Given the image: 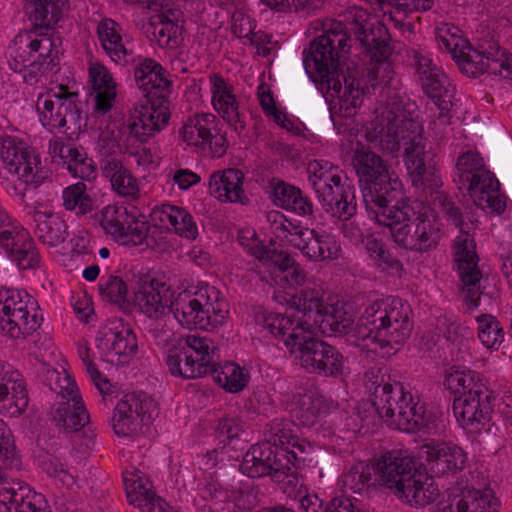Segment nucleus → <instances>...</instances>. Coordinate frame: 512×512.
I'll return each instance as SVG.
<instances>
[{
	"label": "nucleus",
	"instance_id": "b1692460",
	"mask_svg": "<svg viewBox=\"0 0 512 512\" xmlns=\"http://www.w3.org/2000/svg\"><path fill=\"white\" fill-rule=\"evenodd\" d=\"M89 80L94 91L95 111L105 114L113 106L116 97V83L109 70L100 63L90 65Z\"/></svg>",
	"mask_w": 512,
	"mask_h": 512
},
{
	"label": "nucleus",
	"instance_id": "a19ab883",
	"mask_svg": "<svg viewBox=\"0 0 512 512\" xmlns=\"http://www.w3.org/2000/svg\"><path fill=\"white\" fill-rule=\"evenodd\" d=\"M112 426L115 433L122 436L135 434L142 428V419L139 414L134 413L133 403L129 402L127 396L117 403Z\"/></svg>",
	"mask_w": 512,
	"mask_h": 512
},
{
	"label": "nucleus",
	"instance_id": "864d4df0",
	"mask_svg": "<svg viewBox=\"0 0 512 512\" xmlns=\"http://www.w3.org/2000/svg\"><path fill=\"white\" fill-rule=\"evenodd\" d=\"M47 381H49L50 389L61 395L63 399L73 401L81 398L75 382L66 371L63 370L60 373L57 370H48Z\"/></svg>",
	"mask_w": 512,
	"mask_h": 512
},
{
	"label": "nucleus",
	"instance_id": "69168bd1",
	"mask_svg": "<svg viewBox=\"0 0 512 512\" xmlns=\"http://www.w3.org/2000/svg\"><path fill=\"white\" fill-rule=\"evenodd\" d=\"M79 356L82 359L91 380L102 393H108L111 389L109 380L102 376L101 372L97 369L93 360L90 357V348L88 346H82L79 348Z\"/></svg>",
	"mask_w": 512,
	"mask_h": 512
},
{
	"label": "nucleus",
	"instance_id": "393cba45",
	"mask_svg": "<svg viewBox=\"0 0 512 512\" xmlns=\"http://www.w3.org/2000/svg\"><path fill=\"white\" fill-rule=\"evenodd\" d=\"M35 235L48 248H60L69 237L66 222L50 212L35 211Z\"/></svg>",
	"mask_w": 512,
	"mask_h": 512
},
{
	"label": "nucleus",
	"instance_id": "6e6d98bb",
	"mask_svg": "<svg viewBox=\"0 0 512 512\" xmlns=\"http://www.w3.org/2000/svg\"><path fill=\"white\" fill-rule=\"evenodd\" d=\"M31 494L29 489L21 486L20 483L0 482V503L5 505L8 510L14 509L15 512H17V508H19L20 505L26 501V497Z\"/></svg>",
	"mask_w": 512,
	"mask_h": 512
},
{
	"label": "nucleus",
	"instance_id": "4468645a",
	"mask_svg": "<svg viewBox=\"0 0 512 512\" xmlns=\"http://www.w3.org/2000/svg\"><path fill=\"white\" fill-rule=\"evenodd\" d=\"M456 63L460 70L470 77L487 72L512 78V55L500 52L495 46L490 45L488 49L476 50L467 41H463V48L459 50Z\"/></svg>",
	"mask_w": 512,
	"mask_h": 512
},
{
	"label": "nucleus",
	"instance_id": "338daca9",
	"mask_svg": "<svg viewBox=\"0 0 512 512\" xmlns=\"http://www.w3.org/2000/svg\"><path fill=\"white\" fill-rule=\"evenodd\" d=\"M438 110V116L430 122L429 135L437 144H440L449 138L452 129L450 127V110Z\"/></svg>",
	"mask_w": 512,
	"mask_h": 512
},
{
	"label": "nucleus",
	"instance_id": "e433bc0d",
	"mask_svg": "<svg viewBox=\"0 0 512 512\" xmlns=\"http://www.w3.org/2000/svg\"><path fill=\"white\" fill-rule=\"evenodd\" d=\"M274 451L275 448L266 442L253 445L244 455L240 470L251 478L268 475Z\"/></svg>",
	"mask_w": 512,
	"mask_h": 512
},
{
	"label": "nucleus",
	"instance_id": "ddd939ff",
	"mask_svg": "<svg viewBox=\"0 0 512 512\" xmlns=\"http://www.w3.org/2000/svg\"><path fill=\"white\" fill-rule=\"evenodd\" d=\"M0 157L7 173L16 175L26 184L38 186L50 176L48 169L39 167L38 157L11 137L2 138Z\"/></svg>",
	"mask_w": 512,
	"mask_h": 512
},
{
	"label": "nucleus",
	"instance_id": "4d7b16f0",
	"mask_svg": "<svg viewBox=\"0 0 512 512\" xmlns=\"http://www.w3.org/2000/svg\"><path fill=\"white\" fill-rule=\"evenodd\" d=\"M101 295L112 303L121 304L127 300L128 288L122 278L109 275L102 278L99 284Z\"/></svg>",
	"mask_w": 512,
	"mask_h": 512
},
{
	"label": "nucleus",
	"instance_id": "dca6fc26",
	"mask_svg": "<svg viewBox=\"0 0 512 512\" xmlns=\"http://www.w3.org/2000/svg\"><path fill=\"white\" fill-rule=\"evenodd\" d=\"M97 347L103 359L113 365H126L137 354L138 342L133 330L120 321H110L101 330Z\"/></svg>",
	"mask_w": 512,
	"mask_h": 512
},
{
	"label": "nucleus",
	"instance_id": "72a5a7b5",
	"mask_svg": "<svg viewBox=\"0 0 512 512\" xmlns=\"http://www.w3.org/2000/svg\"><path fill=\"white\" fill-rule=\"evenodd\" d=\"M31 311L32 309H26L20 313L13 312V315L0 312V329L14 339L33 333L40 327L43 318L38 314L37 309L33 313Z\"/></svg>",
	"mask_w": 512,
	"mask_h": 512
},
{
	"label": "nucleus",
	"instance_id": "5701e85b",
	"mask_svg": "<svg viewBox=\"0 0 512 512\" xmlns=\"http://www.w3.org/2000/svg\"><path fill=\"white\" fill-rule=\"evenodd\" d=\"M324 212L339 221L351 220L357 213L354 186L345 183L318 197Z\"/></svg>",
	"mask_w": 512,
	"mask_h": 512
},
{
	"label": "nucleus",
	"instance_id": "052dcab7",
	"mask_svg": "<svg viewBox=\"0 0 512 512\" xmlns=\"http://www.w3.org/2000/svg\"><path fill=\"white\" fill-rule=\"evenodd\" d=\"M41 468L51 477L59 479V481L71 486L75 483V477L65 469L63 463L54 455L45 454L39 460Z\"/></svg>",
	"mask_w": 512,
	"mask_h": 512
},
{
	"label": "nucleus",
	"instance_id": "603ef678",
	"mask_svg": "<svg viewBox=\"0 0 512 512\" xmlns=\"http://www.w3.org/2000/svg\"><path fill=\"white\" fill-rule=\"evenodd\" d=\"M318 375L338 378L348 370L347 358L333 345L327 343Z\"/></svg>",
	"mask_w": 512,
	"mask_h": 512
},
{
	"label": "nucleus",
	"instance_id": "4be33fe9",
	"mask_svg": "<svg viewBox=\"0 0 512 512\" xmlns=\"http://www.w3.org/2000/svg\"><path fill=\"white\" fill-rule=\"evenodd\" d=\"M491 401L492 391H487V394L479 393V396L455 397L453 411L462 426L483 424L490 419Z\"/></svg>",
	"mask_w": 512,
	"mask_h": 512
},
{
	"label": "nucleus",
	"instance_id": "5fc2aeb1",
	"mask_svg": "<svg viewBox=\"0 0 512 512\" xmlns=\"http://www.w3.org/2000/svg\"><path fill=\"white\" fill-rule=\"evenodd\" d=\"M291 456L296 458L294 451L275 448L268 473L274 482L282 481L286 475L295 471V464L292 462Z\"/></svg>",
	"mask_w": 512,
	"mask_h": 512
},
{
	"label": "nucleus",
	"instance_id": "8fccbe9b",
	"mask_svg": "<svg viewBox=\"0 0 512 512\" xmlns=\"http://www.w3.org/2000/svg\"><path fill=\"white\" fill-rule=\"evenodd\" d=\"M499 186V181L485 168L480 170L472 179L459 183V189H466L474 203L486 193L498 191Z\"/></svg>",
	"mask_w": 512,
	"mask_h": 512
},
{
	"label": "nucleus",
	"instance_id": "f257e3e1",
	"mask_svg": "<svg viewBox=\"0 0 512 512\" xmlns=\"http://www.w3.org/2000/svg\"><path fill=\"white\" fill-rule=\"evenodd\" d=\"M345 22V24L332 22L322 35L310 43L309 49H305L303 52L304 68L313 81L325 82L329 89L339 92L341 83L339 79H335V74L341 66L342 58L349 52L348 40L353 34L355 39L366 49L371 60L375 61V65L367 69V79L372 90H376L378 87L381 88V92L385 89L388 90L385 105L380 110L376 109L375 119L367 126L368 139L380 143V137L372 138L377 120L392 101H399L403 105L402 99L396 93L392 95L390 91L393 71L386 61L391 54L388 33L384 27L371 28L369 15L363 9L355 8L349 11ZM402 108L407 117L412 119L404 106Z\"/></svg>",
	"mask_w": 512,
	"mask_h": 512
},
{
	"label": "nucleus",
	"instance_id": "1a4fd4ad",
	"mask_svg": "<svg viewBox=\"0 0 512 512\" xmlns=\"http://www.w3.org/2000/svg\"><path fill=\"white\" fill-rule=\"evenodd\" d=\"M352 165L359 179L367 210L387 207L389 203L404 200L401 183L392 178L387 163L374 151L361 147L354 151Z\"/></svg>",
	"mask_w": 512,
	"mask_h": 512
},
{
	"label": "nucleus",
	"instance_id": "bf43d9fd",
	"mask_svg": "<svg viewBox=\"0 0 512 512\" xmlns=\"http://www.w3.org/2000/svg\"><path fill=\"white\" fill-rule=\"evenodd\" d=\"M26 309L35 311L34 301L27 294L23 296L20 291L7 290L4 297L0 299V312L2 313H20Z\"/></svg>",
	"mask_w": 512,
	"mask_h": 512
},
{
	"label": "nucleus",
	"instance_id": "ea45409f",
	"mask_svg": "<svg viewBox=\"0 0 512 512\" xmlns=\"http://www.w3.org/2000/svg\"><path fill=\"white\" fill-rule=\"evenodd\" d=\"M293 305L312 321L308 322L311 328L320 324L328 308V305L324 304L322 292L317 289L301 290L293 297Z\"/></svg>",
	"mask_w": 512,
	"mask_h": 512
},
{
	"label": "nucleus",
	"instance_id": "c9c22d12",
	"mask_svg": "<svg viewBox=\"0 0 512 512\" xmlns=\"http://www.w3.org/2000/svg\"><path fill=\"white\" fill-rule=\"evenodd\" d=\"M209 373L213 379L225 390L237 393L243 390L249 381V374L235 363L226 362L223 365L216 363L215 356L212 358Z\"/></svg>",
	"mask_w": 512,
	"mask_h": 512
},
{
	"label": "nucleus",
	"instance_id": "6ab92c4d",
	"mask_svg": "<svg viewBox=\"0 0 512 512\" xmlns=\"http://www.w3.org/2000/svg\"><path fill=\"white\" fill-rule=\"evenodd\" d=\"M346 56L342 58L341 66L335 74V79H339L341 90L335 91L338 95L341 108L348 110L358 108L362 105L364 97L371 93V84L366 77L359 78L358 69L345 62Z\"/></svg>",
	"mask_w": 512,
	"mask_h": 512
},
{
	"label": "nucleus",
	"instance_id": "0eeeda50",
	"mask_svg": "<svg viewBox=\"0 0 512 512\" xmlns=\"http://www.w3.org/2000/svg\"><path fill=\"white\" fill-rule=\"evenodd\" d=\"M256 323L275 338L282 339L290 355L303 369L318 375L327 342L314 334L308 320H294L281 314H259Z\"/></svg>",
	"mask_w": 512,
	"mask_h": 512
},
{
	"label": "nucleus",
	"instance_id": "de8ad7c7",
	"mask_svg": "<svg viewBox=\"0 0 512 512\" xmlns=\"http://www.w3.org/2000/svg\"><path fill=\"white\" fill-rule=\"evenodd\" d=\"M63 205L66 210L76 211L85 215L93 210V200L86 193V185L83 182L70 185L63 190Z\"/></svg>",
	"mask_w": 512,
	"mask_h": 512
},
{
	"label": "nucleus",
	"instance_id": "f3484780",
	"mask_svg": "<svg viewBox=\"0 0 512 512\" xmlns=\"http://www.w3.org/2000/svg\"><path fill=\"white\" fill-rule=\"evenodd\" d=\"M411 57L425 93L438 109L451 110L454 87L445 73L433 63L432 59L420 51L413 50Z\"/></svg>",
	"mask_w": 512,
	"mask_h": 512
},
{
	"label": "nucleus",
	"instance_id": "423d86ee",
	"mask_svg": "<svg viewBox=\"0 0 512 512\" xmlns=\"http://www.w3.org/2000/svg\"><path fill=\"white\" fill-rule=\"evenodd\" d=\"M382 485L393 489L394 494L410 505L424 507L439 495L433 478L416 469L415 462L398 451H389L381 456L374 466Z\"/></svg>",
	"mask_w": 512,
	"mask_h": 512
},
{
	"label": "nucleus",
	"instance_id": "4c0bfd02",
	"mask_svg": "<svg viewBox=\"0 0 512 512\" xmlns=\"http://www.w3.org/2000/svg\"><path fill=\"white\" fill-rule=\"evenodd\" d=\"M427 448V459L435 462L440 471L456 472L464 468L466 454L460 447L441 443Z\"/></svg>",
	"mask_w": 512,
	"mask_h": 512
},
{
	"label": "nucleus",
	"instance_id": "6e6552de",
	"mask_svg": "<svg viewBox=\"0 0 512 512\" xmlns=\"http://www.w3.org/2000/svg\"><path fill=\"white\" fill-rule=\"evenodd\" d=\"M401 201L374 210L376 221L389 228L394 243L399 247L416 252H425L435 247L440 239L439 229L424 215L411 220V207L404 202L400 206Z\"/></svg>",
	"mask_w": 512,
	"mask_h": 512
},
{
	"label": "nucleus",
	"instance_id": "412c9836",
	"mask_svg": "<svg viewBox=\"0 0 512 512\" xmlns=\"http://www.w3.org/2000/svg\"><path fill=\"white\" fill-rule=\"evenodd\" d=\"M0 242L9 257L22 269L39 267L40 255L28 232L13 233L7 229L0 230Z\"/></svg>",
	"mask_w": 512,
	"mask_h": 512
},
{
	"label": "nucleus",
	"instance_id": "7c9ffc66",
	"mask_svg": "<svg viewBox=\"0 0 512 512\" xmlns=\"http://www.w3.org/2000/svg\"><path fill=\"white\" fill-rule=\"evenodd\" d=\"M443 385L450 390L455 397L479 396V393L487 394V391H490L484 384L482 376L472 370L451 368L445 375Z\"/></svg>",
	"mask_w": 512,
	"mask_h": 512
},
{
	"label": "nucleus",
	"instance_id": "2f4dec72",
	"mask_svg": "<svg viewBox=\"0 0 512 512\" xmlns=\"http://www.w3.org/2000/svg\"><path fill=\"white\" fill-rule=\"evenodd\" d=\"M51 418L56 426L68 433L80 431L89 421L88 412L81 398L59 402L57 407L52 409Z\"/></svg>",
	"mask_w": 512,
	"mask_h": 512
},
{
	"label": "nucleus",
	"instance_id": "a18cd8bd",
	"mask_svg": "<svg viewBox=\"0 0 512 512\" xmlns=\"http://www.w3.org/2000/svg\"><path fill=\"white\" fill-rule=\"evenodd\" d=\"M291 426L292 423L288 420L274 419L267 425L265 431L266 443H269L275 448L281 447V449H284L285 445L297 446L299 450L303 451V446L298 444V439L293 434Z\"/></svg>",
	"mask_w": 512,
	"mask_h": 512
},
{
	"label": "nucleus",
	"instance_id": "58836bf2",
	"mask_svg": "<svg viewBox=\"0 0 512 512\" xmlns=\"http://www.w3.org/2000/svg\"><path fill=\"white\" fill-rule=\"evenodd\" d=\"M322 407V400L313 392L297 394L287 405L292 417L301 425L310 427L317 421Z\"/></svg>",
	"mask_w": 512,
	"mask_h": 512
},
{
	"label": "nucleus",
	"instance_id": "774afa93",
	"mask_svg": "<svg viewBox=\"0 0 512 512\" xmlns=\"http://www.w3.org/2000/svg\"><path fill=\"white\" fill-rule=\"evenodd\" d=\"M68 161V170L76 177L90 178L94 173L92 159L87 158L76 147L73 149Z\"/></svg>",
	"mask_w": 512,
	"mask_h": 512
},
{
	"label": "nucleus",
	"instance_id": "c85d7f7f",
	"mask_svg": "<svg viewBox=\"0 0 512 512\" xmlns=\"http://www.w3.org/2000/svg\"><path fill=\"white\" fill-rule=\"evenodd\" d=\"M411 393L404 391L403 385L394 382V387L388 392L380 389L376 393V399H372V405L380 418L390 427V420L401 417V412L407 405V397Z\"/></svg>",
	"mask_w": 512,
	"mask_h": 512
},
{
	"label": "nucleus",
	"instance_id": "39448f33",
	"mask_svg": "<svg viewBox=\"0 0 512 512\" xmlns=\"http://www.w3.org/2000/svg\"><path fill=\"white\" fill-rule=\"evenodd\" d=\"M410 309L400 299H382L369 304L353 329L356 341H370L369 350L394 348L411 335L413 324Z\"/></svg>",
	"mask_w": 512,
	"mask_h": 512
},
{
	"label": "nucleus",
	"instance_id": "a211bd4d",
	"mask_svg": "<svg viewBox=\"0 0 512 512\" xmlns=\"http://www.w3.org/2000/svg\"><path fill=\"white\" fill-rule=\"evenodd\" d=\"M29 403L26 384L17 370L0 362V413L17 417Z\"/></svg>",
	"mask_w": 512,
	"mask_h": 512
},
{
	"label": "nucleus",
	"instance_id": "cd10ccee",
	"mask_svg": "<svg viewBox=\"0 0 512 512\" xmlns=\"http://www.w3.org/2000/svg\"><path fill=\"white\" fill-rule=\"evenodd\" d=\"M101 171L108 178L112 189L121 196L135 197L138 192V183L132 173L116 157L106 156L101 160Z\"/></svg>",
	"mask_w": 512,
	"mask_h": 512
},
{
	"label": "nucleus",
	"instance_id": "79ce46f5",
	"mask_svg": "<svg viewBox=\"0 0 512 512\" xmlns=\"http://www.w3.org/2000/svg\"><path fill=\"white\" fill-rule=\"evenodd\" d=\"M160 221L163 225L171 226L176 233L188 239H194L197 236V226L193 222L192 216L183 208L170 205L163 206Z\"/></svg>",
	"mask_w": 512,
	"mask_h": 512
},
{
	"label": "nucleus",
	"instance_id": "f704fd0d",
	"mask_svg": "<svg viewBox=\"0 0 512 512\" xmlns=\"http://www.w3.org/2000/svg\"><path fill=\"white\" fill-rule=\"evenodd\" d=\"M30 17L40 29H52L67 9L68 0H26Z\"/></svg>",
	"mask_w": 512,
	"mask_h": 512
},
{
	"label": "nucleus",
	"instance_id": "49530a36",
	"mask_svg": "<svg viewBox=\"0 0 512 512\" xmlns=\"http://www.w3.org/2000/svg\"><path fill=\"white\" fill-rule=\"evenodd\" d=\"M363 244L370 259L384 269L402 270L401 262L390 252L382 240L373 235L365 237Z\"/></svg>",
	"mask_w": 512,
	"mask_h": 512
},
{
	"label": "nucleus",
	"instance_id": "bb28decb",
	"mask_svg": "<svg viewBox=\"0 0 512 512\" xmlns=\"http://www.w3.org/2000/svg\"><path fill=\"white\" fill-rule=\"evenodd\" d=\"M217 117L212 113H197L190 116L181 128V136L188 145L205 151L211 135L216 132Z\"/></svg>",
	"mask_w": 512,
	"mask_h": 512
},
{
	"label": "nucleus",
	"instance_id": "473e14b6",
	"mask_svg": "<svg viewBox=\"0 0 512 512\" xmlns=\"http://www.w3.org/2000/svg\"><path fill=\"white\" fill-rule=\"evenodd\" d=\"M401 417L390 420V428L414 433L424 429H430L433 424V417L427 414L425 407L415 399L412 394L407 397V405L401 412Z\"/></svg>",
	"mask_w": 512,
	"mask_h": 512
},
{
	"label": "nucleus",
	"instance_id": "f8f14e48",
	"mask_svg": "<svg viewBox=\"0 0 512 512\" xmlns=\"http://www.w3.org/2000/svg\"><path fill=\"white\" fill-rule=\"evenodd\" d=\"M77 93L60 95L51 92L39 95L36 109L44 127L64 128L71 134L81 129V110L77 105Z\"/></svg>",
	"mask_w": 512,
	"mask_h": 512
},
{
	"label": "nucleus",
	"instance_id": "aec40b11",
	"mask_svg": "<svg viewBox=\"0 0 512 512\" xmlns=\"http://www.w3.org/2000/svg\"><path fill=\"white\" fill-rule=\"evenodd\" d=\"M212 104L220 116L238 134L246 128L245 116L239 111V102L233 94L232 87L225 80L216 74L211 78Z\"/></svg>",
	"mask_w": 512,
	"mask_h": 512
},
{
	"label": "nucleus",
	"instance_id": "9b49d317",
	"mask_svg": "<svg viewBox=\"0 0 512 512\" xmlns=\"http://www.w3.org/2000/svg\"><path fill=\"white\" fill-rule=\"evenodd\" d=\"M101 227L105 233L112 236L123 245L138 246L148 241L150 230L145 217L136 216L133 211H128L123 206L109 205L101 211Z\"/></svg>",
	"mask_w": 512,
	"mask_h": 512
},
{
	"label": "nucleus",
	"instance_id": "3c124183",
	"mask_svg": "<svg viewBox=\"0 0 512 512\" xmlns=\"http://www.w3.org/2000/svg\"><path fill=\"white\" fill-rule=\"evenodd\" d=\"M478 338L487 348H497L504 340L503 328L492 315L483 314L477 317Z\"/></svg>",
	"mask_w": 512,
	"mask_h": 512
},
{
	"label": "nucleus",
	"instance_id": "a878e982",
	"mask_svg": "<svg viewBox=\"0 0 512 512\" xmlns=\"http://www.w3.org/2000/svg\"><path fill=\"white\" fill-rule=\"evenodd\" d=\"M497 506L491 489H467L456 495L443 512H497Z\"/></svg>",
	"mask_w": 512,
	"mask_h": 512
},
{
	"label": "nucleus",
	"instance_id": "e2e57ef3",
	"mask_svg": "<svg viewBox=\"0 0 512 512\" xmlns=\"http://www.w3.org/2000/svg\"><path fill=\"white\" fill-rule=\"evenodd\" d=\"M222 177L225 190H227L226 201L242 202L244 196L243 173L238 169H228L222 172Z\"/></svg>",
	"mask_w": 512,
	"mask_h": 512
},
{
	"label": "nucleus",
	"instance_id": "680f3d73",
	"mask_svg": "<svg viewBox=\"0 0 512 512\" xmlns=\"http://www.w3.org/2000/svg\"><path fill=\"white\" fill-rule=\"evenodd\" d=\"M456 31V27H449L448 25H443L436 30V39L440 48H444L450 53L455 61L458 58L459 50L463 48V41H465L457 35Z\"/></svg>",
	"mask_w": 512,
	"mask_h": 512
},
{
	"label": "nucleus",
	"instance_id": "13d9d810",
	"mask_svg": "<svg viewBox=\"0 0 512 512\" xmlns=\"http://www.w3.org/2000/svg\"><path fill=\"white\" fill-rule=\"evenodd\" d=\"M484 168L483 159L478 153L471 151L463 153L458 157L456 163L458 184L462 181L472 179L473 176L478 174V172Z\"/></svg>",
	"mask_w": 512,
	"mask_h": 512
},
{
	"label": "nucleus",
	"instance_id": "09e8293b",
	"mask_svg": "<svg viewBox=\"0 0 512 512\" xmlns=\"http://www.w3.org/2000/svg\"><path fill=\"white\" fill-rule=\"evenodd\" d=\"M35 29V33L39 31V34L36 38L30 40L28 48L34 56L33 59L36 58L40 62H46L48 67L53 69L56 65L55 58L58 55L56 40L44 33V29H40L39 26H36Z\"/></svg>",
	"mask_w": 512,
	"mask_h": 512
},
{
	"label": "nucleus",
	"instance_id": "c03bdc74",
	"mask_svg": "<svg viewBox=\"0 0 512 512\" xmlns=\"http://www.w3.org/2000/svg\"><path fill=\"white\" fill-rule=\"evenodd\" d=\"M374 466L360 462L353 465L343 476V487L345 492L362 495L372 486V472Z\"/></svg>",
	"mask_w": 512,
	"mask_h": 512
},
{
	"label": "nucleus",
	"instance_id": "c756f323",
	"mask_svg": "<svg viewBox=\"0 0 512 512\" xmlns=\"http://www.w3.org/2000/svg\"><path fill=\"white\" fill-rule=\"evenodd\" d=\"M308 180L312 185L317 198L330 192L336 186L345 184L342 182V170L326 160H313L307 167Z\"/></svg>",
	"mask_w": 512,
	"mask_h": 512
},
{
	"label": "nucleus",
	"instance_id": "f03ea898",
	"mask_svg": "<svg viewBox=\"0 0 512 512\" xmlns=\"http://www.w3.org/2000/svg\"><path fill=\"white\" fill-rule=\"evenodd\" d=\"M372 138L380 137V148L395 153L402 143L406 165L413 186L423 188L431 196L432 204L455 227L462 228L463 213L456 202L443 191L442 180L436 168L435 153L426 150L422 125L409 119L399 101H392L375 124Z\"/></svg>",
	"mask_w": 512,
	"mask_h": 512
},
{
	"label": "nucleus",
	"instance_id": "2eb2a0df",
	"mask_svg": "<svg viewBox=\"0 0 512 512\" xmlns=\"http://www.w3.org/2000/svg\"><path fill=\"white\" fill-rule=\"evenodd\" d=\"M479 258L475 251V243L468 234L457 238L455 243V262L457 271L463 284L465 302L468 309L479 306L482 295V273L478 267Z\"/></svg>",
	"mask_w": 512,
	"mask_h": 512
},
{
	"label": "nucleus",
	"instance_id": "0e129e2a",
	"mask_svg": "<svg viewBox=\"0 0 512 512\" xmlns=\"http://www.w3.org/2000/svg\"><path fill=\"white\" fill-rule=\"evenodd\" d=\"M129 402L133 403L134 413L139 414L142 419V425L147 424L158 414L157 403L145 394L140 395H126Z\"/></svg>",
	"mask_w": 512,
	"mask_h": 512
},
{
	"label": "nucleus",
	"instance_id": "7ed1b4c3",
	"mask_svg": "<svg viewBox=\"0 0 512 512\" xmlns=\"http://www.w3.org/2000/svg\"><path fill=\"white\" fill-rule=\"evenodd\" d=\"M169 288L155 279H140L133 288L134 302L149 317H157L168 309L178 322L188 328L214 329L225 322L227 303L214 287L199 289L193 295L183 292L172 301Z\"/></svg>",
	"mask_w": 512,
	"mask_h": 512
},
{
	"label": "nucleus",
	"instance_id": "37998d69",
	"mask_svg": "<svg viewBox=\"0 0 512 512\" xmlns=\"http://www.w3.org/2000/svg\"><path fill=\"white\" fill-rule=\"evenodd\" d=\"M355 325L352 314L348 313L343 306L338 304L328 306L327 312L319 324L323 330L329 328L332 332L347 334L354 339L353 329Z\"/></svg>",
	"mask_w": 512,
	"mask_h": 512
},
{
	"label": "nucleus",
	"instance_id": "9d476101",
	"mask_svg": "<svg viewBox=\"0 0 512 512\" xmlns=\"http://www.w3.org/2000/svg\"><path fill=\"white\" fill-rule=\"evenodd\" d=\"M218 349L212 340L197 335H188L184 344L169 349L166 364L173 376L195 379L208 375L210 362Z\"/></svg>",
	"mask_w": 512,
	"mask_h": 512
},
{
	"label": "nucleus",
	"instance_id": "20e7f679",
	"mask_svg": "<svg viewBox=\"0 0 512 512\" xmlns=\"http://www.w3.org/2000/svg\"><path fill=\"white\" fill-rule=\"evenodd\" d=\"M167 74L158 62L150 58L142 59L135 67V81L143 91L146 103L135 109L133 121L128 124L131 133L128 141L133 138L147 141L168 123L172 81Z\"/></svg>",
	"mask_w": 512,
	"mask_h": 512
}]
</instances>
